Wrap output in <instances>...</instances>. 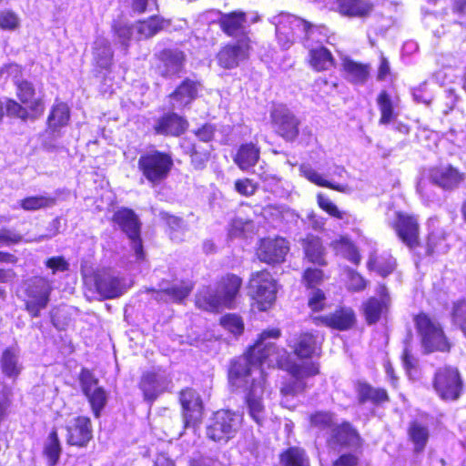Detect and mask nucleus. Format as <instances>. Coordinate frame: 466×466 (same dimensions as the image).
I'll list each match as a JSON object with an SVG mask.
<instances>
[{
    "mask_svg": "<svg viewBox=\"0 0 466 466\" xmlns=\"http://www.w3.org/2000/svg\"><path fill=\"white\" fill-rule=\"evenodd\" d=\"M280 335L279 329L264 330L251 347L247 355L235 360L228 372L231 385L247 390L246 404L248 413L258 424L262 425L267 419V410L263 404L265 378L262 366L272 365L279 360V354L276 345L268 342L269 338L277 339Z\"/></svg>",
    "mask_w": 466,
    "mask_h": 466,
    "instance_id": "1",
    "label": "nucleus"
},
{
    "mask_svg": "<svg viewBox=\"0 0 466 466\" xmlns=\"http://www.w3.org/2000/svg\"><path fill=\"white\" fill-rule=\"evenodd\" d=\"M240 414L228 410L216 411L206 427L207 437L215 441L227 443L233 439L241 427Z\"/></svg>",
    "mask_w": 466,
    "mask_h": 466,
    "instance_id": "2",
    "label": "nucleus"
},
{
    "mask_svg": "<svg viewBox=\"0 0 466 466\" xmlns=\"http://www.w3.org/2000/svg\"><path fill=\"white\" fill-rule=\"evenodd\" d=\"M52 282L40 276L33 277L24 283V301L26 311L33 318H38L50 300Z\"/></svg>",
    "mask_w": 466,
    "mask_h": 466,
    "instance_id": "3",
    "label": "nucleus"
},
{
    "mask_svg": "<svg viewBox=\"0 0 466 466\" xmlns=\"http://www.w3.org/2000/svg\"><path fill=\"white\" fill-rule=\"evenodd\" d=\"M174 166L170 154L153 150L143 154L138 159V167L152 185H159L169 176Z\"/></svg>",
    "mask_w": 466,
    "mask_h": 466,
    "instance_id": "4",
    "label": "nucleus"
},
{
    "mask_svg": "<svg viewBox=\"0 0 466 466\" xmlns=\"http://www.w3.org/2000/svg\"><path fill=\"white\" fill-rule=\"evenodd\" d=\"M272 23L276 26L279 43L284 49L289 48L296 37H302L300 33H305L309 37L318 30L317 28L309 27L307 21L285 13L274 16Z\"/></svg>",
    "mask_w": 466,
    "mask_h": 466,
    "instance_id": "5",
    "label": "nucleus"
},
{
    "mask_svg": "<svg viewBox=\"0 0 466 466\" xmlns=\"http://www.w3.org/2000/svg\"><path fill=\"white\" fill-rule=\"evenodd\" d=\"M141 226L142 223L138 216L132 209L127 208L118 209V228H120L127 246L134 252L136 261L145 258Z\"/></svg>",
    "mask_w": 466,
    "mask_h": 466,
    "instance_id": "6",
    "label": "nucleus"
},
{
    "mask_svg": "<svg viewBox=\"0 0 466 466\" xmlns=\"http://www.w3.org/2000/svg\"><path fill=\"white\" fill-rule=\"evenodd\" d=\"M1 74H6L12 78L13 83L16 86V95L23 104L28 105L32 116L36 118L40 116L45 106L42 98L35 97V90L32 83L20 78L21 67L18 65L11 64L1 69Z\"/></svg>",
    "mask_w": 466,
    "mask_h": 466,
    "instance_id": "7",
    "label": "nucleus"
},
{
    "mask_svg": "<svg viewBox=\"0 0 466 466\" xmlns=\"http://www.w3.org/2000/svg\"><path fill=\"white\" fill-rule=\"evenodd\" d=\"M169 25L168 20L159 15H152L135 25H118V43L121 42L123 46H127V40L132 38L140 40L142 38L152 37L161 30L168 27Z\"/></svg>",
    "mask_w": 466,
    "mask_h": 466,
    "instance_id": "8",
    "label": "nucleus"
},
{
    "mask_svg": "<svg viewBox=\"0 0 466 466\" xmlns=\"http://www.w3.org/2000/svg\"><path fill=\"white\" fill-rule=\"evenodd\" d=\"M290 379L283 382L280 388L282 395L281 405L290 408L289 397H294L302 392L306 388L304 379L319 373V367L313 362H307L302 365H292L289 369Z\"/></svg>",
    "mask_w": 466,
    "mask_h": 466,
    "instance_id": "9",
    "label": "nucleus"
},
{
    "mask_svg": "<svg viewBox=\"0 0 466 466\" xmlns=\"http://www.w3.org/2000/svg\"><path fill=\"white\" fill-rule=\"evenodd\" d=\"M415 323L424 348L429 351H448L450 345L444 336L442 328L438 322L430 319L426 314L415 318Z\"/></svg>",
    "mask_w": 466,
    "mask_h": 466,
    "instance_id": "10",
    "label": "nucleus"
},
{
    "mask_svg": "<svg viewBox=\"0 0 466 466\" xmlns=\"http://www.w3.org/2000/svg\"><path fill=\"white\" fill-rule=\"evenodd\" d=\"M249 290L261 310H266L276 299V282L266 270L252 274L249 279Z\"/></svg>",
    "mask_w": 466,
    "mask_h": 466,
    "instance_id": "11",
    "label": "nucleus"
},
{
    "mask_svg": "<svg viewBox=\"0 0 466 466\" xmlns=\"http://www.w3.org/2000/svg\"><path fill=\"white\" fill-rule=\"evenodd\" d=\"M79 383L82 392L90 403L94 415L96 418L99 417L100 411L106 406L107 393L99 385L98 379L87 369H82L79 374Z\"/></svg>",
    "mask_w": 466,
    "mask_h": 466,
    "instance_id": "12",
    "label": "nucleus"
},
{
    "mask_svg": "<svg viewBox=\"0 0 466 466\" xmlns=\"http://www.w3.org/2000/svg\"><path fill=\"white\" fill-rule=\"evenodd\" d=\"M433 387L441 399L457 400L462 388L458 370L451 367L439 369L434 376Z\"/></svg>",
    "mask_w": 466,
    "mask_h": 466,
    "instance_id": "13",
    "label": "nucleus"
},
{
    "mask_svg": "<svg viewBox=\"0 0 466 466\" xmlns=\"http://www.w3.org/2000/svg\"><path fill=\"white\" fill-rule=\"evenodd\" d=\"M179 400L183 409L184 428H195L203 417V404L199 394L192 390H181Z\"/></svg>",
    "mask_w": 466,
    "mask_h": 466,
    "instance_id": "14",
    "label": "nucleus"
},
{
    "mask_svg": "<svg viewBox=\"0 0 466 466\" xmlns=\"http://www.w3.org/2000/svg\"><path fill=\"white\" fill-rule=\"evenodd\" d=\"M270 116L274 129L283 138L293 141L298 137L299 121L289 108L279 106Z\"/></svg>",
    "mask_w": 466,
    "mask_h": 466,
    "instance_id": "15",
    "label": "nucleus"
},
{
    "mask_svg": "<svg viewBox=\"0 0 466 466\" xmlns=\"http://www.w3.org/2000/svg\"><path fill=\"white\" fill-rule=\"evenodd\" d=\"M248 37L242 38L237 43L223 46L217 55L218 63L226 69L235 68L248 58Z\"/></svg>",
    "mask_w": 466,
    "mask_h": 466,
    "instance_id": "16",
    "label": "nucleus"
},
{
    "mask_svg": "<svg viewBox=\"0 0 466 466\" xmlns=\"http://www.w3.org/2000/svg\"><path fill=\"white\" fill-rule=\"evenodd\" d=\"M170 380L162 370L147 371L143 374L139 383L146 401L152 403L168 387Z\"/></svg>",
    "mask_w": 466,
    "mask_h": 466,
    "instance_id": "17",
    "label": "nucleus"
},
{
    "mask_svg": "<svg viewBox=\"0 0 466 466\" xmlns=\"http://www.w3.org/2000/svg\"><path fill=\"white\" fill-rule=\"evenodd\" d=\"M289 250V243L285 238H267L261 240L257 255L262 262L277 264L284 261Z\"/></svg>",
    "mask_w": 466,
    "mask_h": 466,
    "instance_id": "18",
    "label": "nucleus"
},
{
    "mask_svg": "<svg viewBox=\"0 0 466 466\" xmlns=\"http://www.w3.org/2000/svg\"><path fill=\"white\" fill-rule=\"evenodd\" d=\"M66 442L69 445L86 447L93 437L92 424L89 418L78 416L72 419L66 427Z\"/></svg>",
    "mask_w": 466,
    "mask_h": 466,
    "instance_id": "19",
    "label": "nucleus"
},
{
    "mask_svg": "<svg viewBox=\"0 0 466 466\" xmlns=\"http://www.w3.org/2000/svg\"><path fill=\"white\" fill-rule=\"evenodd\" d=\"M393 228L400 239L409 248L418 246L420 230L416 218L398 213Z\"/></svg>",
    "mask_w": 466,
    "mask_h": 466,
    "instance_id": "20",
    "label": "nucleus"
},
{
    "mask_svg": "<svg viewBox=\"0 0 466 466\" xmlns=\"http://www.w3.org/2000/svg\"><path fill=\"white\" fill-rule=\"evenodd\" d=\"M219 25L228 36H244L243 38H245L248 28L247 15L241 11L222 14L219 18Z\"/></svg>",
    "mask_w": 466,
    "mask_h": 466,
    "instance_id": "21",
    "label": "nucleus"
},
{
    "mask_svg": "<svg viewBox=\"0 0 466 466\" xmlns=\"http://www.w3.org/2000/svg\"><path fill=\"white\" fill-rule=\"evenodd\" d=\"M314 319L317 324L320 323L331 329L346 330L354 325L356 318L352 309L339 308L330 314L316 317Z\"/></svg>",
    "mask_w": 466,
    "mask_h": 466,
    "instance_id": "22",
    "label": "nucleus"
},
{
    "mask_svg": "<svg viewBox=\"0 0 466 466\" xmlns=\"http://www.w3.org/2000/svg\"><path fill=\"white\" fill-rule=\"evenodd\" d=\"M431 180L444 189H453L464 180V175L451 166L435 167L431 170Z\"/></svg>",
    "mask_w": 466,
    "mask_h": 466,
    "instance_id": "23",
    "label": "nucleus"
},
{
    "mask_svg": "<svg viewBox=\"0 0 466 466\" xmlns=\"http://www.w3.org/2000/svg\"><path fill=\"white\" fill-rule=\"evenodd\" d=\"M300 243L308 261L320 267L327 265V252L320 238L309 234L300 240Z\"/></svg>",
    "mask_w": 466,
    "mask_h": 466,
    "instance_id": "24",
    "label": "nucleus"
},
{
    "mask_svg": "<svg viewBox=\"0 0 466 466\" xmlns=\"http://www.w3.org/2000/svg\"><path fill=\"white\" fill-rule=\"evenodd\" d=\"M377 293L380 296V299L371 298L364 306V312L369 324L376 323L381 314L387 310L390 303L388 289L384 285L379 286Z\"/></svg>",
    "mask_w": 466,
    "mask_h": 466,
    "instance_id": "25",
    "label": "nucleus"
},
{
    "mask_svg": "<svg viewBox=\"0 0 466 466\" xmlns=\"http://www.w3.org/2000/svg\"><path fill=\"white\" fill-rule=\"evenodd\" d=\"M0 368L3 374L8 378H16L23 370L20 361V350L11 346L3 350L0 358Z\"/></svg>",
    "mask_w": 466,
    "mask_h": 466,
    "instance_id": "26",
    "label": "nucleus"
},
{
    "mask_svg": "<svg viewBox=\"0 0 466 466\" xmlns=\"http://www.w3.org/2000/svg\"><path fill=\"white\" fill-rule=\"evenodd\" d=\"M187 127V122L177 114L165 115L158 119L155 126L157 134L166 136H179Z\"/></svg>",
    "mask_w": 466,
    "mask_h": 466,
    "instance_id": "27",
    "label": "nucleus"
},
{
    "mask_svg": "<svg viewBox=\"0 0 466 466\" xmlns=\"http://www.w3.org/2000/svg\"><path fill=\"white\" fill-rule=\"evenodd\" d=\"M197 96V83L189 79H186L170 95V103L173 108H182L190 105Z\"/></svg>",
    "mask_w": 466,
    "mask_h": 466,
    "instance_id": "28",
    "label": "nucleus"
},
{
    "mask_svg": "<svg viewBox=\"0 0 466 466\" xmlns=\"http://www.w3.org/2000/svg\"><path fill=\"white\" fill-rule=\"evenodd\" d=\"M304 46L309 49V61L315 70L324 71L334 66V58L326 47L322 46H314L308 44V42L304 44Z\"/></svg>",
    "mask_w": 466,
    "mask_h": 466,
    "instance_id": "29",
    "label": "nucleus"
},
{
    "mask_svg": "<svg viewBox=\"0 0 466 466\" xmlns=\"http://www.w3.org/2000/svg\"><path fill=\"white\" fill-rule=\"evenodd\" d=\"M355 389L360 404H364L366 402L380 404L389 400L386 390L381 388H374L367 382L358 381Z\"/></svg>",
    "mask_w": 466,
    "mask_h": 466,
    "instance_id": "30",
    "label": "nucleus"
},
{
    "mask_svg": "<svg viewBox=\"0 0 466 466\" xmlns=\"http://www.w3.org/2000/svg\"><path fill=\"white\" fill-rule=\"evenodd\" d=\"M331 441L342 446L359 447L360 445L359 433L350 423L346 421L332 429Z\"/></svg>",
    "mask_w": 466,
    "mask_h": 466,
    "instance_id": "31",
    "label": "nucleus"
},
{
    "mask_svg": "<svg viewBox=\"0 0 466 466\" xmlns=\"http://www.w3.org/2000/svg\"><path fill=\"white\" fill-rule=\"evenodd\" d=\"M192 290V285L186 282L174 284L170 287L152 289L154 299L158 301H181L187 298Z\"/></svg>",
    "mask_w": 466,
    "mask_h": 466,
    "instance_id": "32",
    "label": "nucleus"
},
{
    "mask_svg": "<svg viewBox=\"0 0 466 466\" xmlns=\"http://www.w3.org/2000/svg\"><path fill=\"white\" fill-rule=\"evenodd\" d=\"M196 305L207 311H217L225 307L223 297L219 291L209 287H204L198 291L196 296Z\"/></svg>",
    "mask_w": 466,
    "mask_h": 466,
    "instance_id": "33",
    "label": "nucleus"
},
{
    "mask_svg": "<svg viewBox=\"0 0 466 466\" xmlns=\"http://www.w3.org/2000/svg\"><path fill=\"white\" fill-rule=\"evenodd\" d=\"M162 75L172 76L179 74L184 66L185 55L179 50H164L161 54Z\"/></svg>",
    "mask_w": 466,
    "mask_h": 466,
    "instance_id": "34",
    "label": "nucleus"
},
{
    "mask_svg": "<svg viewBox=\"0 0 466 466\" xmlns=\"http://www.w3.org/2000/svg\"><path fill=\"white\" fill-rule=\"evenodd\" d=\"M300 174L311 183L319 187H328L341 193L349 194L351 188L349 185L335 184L328 179H325L319 173L311 167L309 164H302L299 167Z\"/></svg>",
    "mask_w": 466,
    "mask_h": 466,
    "instance_id": "35",
    "label": "nucleus"
},
{
    "mask_svg": "<svg viewBox=\"0 0 466 466\" xmlns=\"http://www.w3.org/2000/svg\"><path fill=\"white\" fill-rule=\"evenodd\" d=\"M259 153V148L255 144H243L238 149L234 162L241 170H248L257 164Z\"/></svg>",
    "mask_w": 466,
    "mask_h": 466,
    "instance_id": "36",
    "label": "nucleus"
},
{
    "mask_svg": "<svg viewBox=\"0 0 466 466\" xmlns=\"http://www.w3.org/2000/svg\"><path fill=\"white\" fill-rule=\"evenodd\" d=\"M329 246L336 252V254L342 256L355 265L360 264L361 257L357 248L347 237H339L338 238L332 240Z\"/></svg>",
    "mask_w": 466,
    "mask_h": 466,
    "instance_id": "37",
    "label": "nucleus"
},
{
    "mask_svg": "<svg viewBox=\"0 0 466 466\" xmlns=\"http://www.w3.org/2000/svg\"><path fill=\"white\" fill-rule=\"evenodd\" d=\"M339 11L347 16H366L372 5L365 0H338Z\"/></svg>",
    "mask_w": 466,
    "mask_h": 466,
    "instance_id": "38",
    "label": "nucleus"
},
{
    "mask_svg": "<svg viewBox=\"0 0 466 466\" xmlns=\"http://www.w3.org/2000/svg\"><path fill=\"white\" fill-rule=\"evenodd\" d=\"M242 280L236 275H228L221 281L219 293L223 297L225 307L231 308L241 287Z\"/></svg>",
    "mask_w": 466,
    "mask_h": 466,
    "instance_id": "39",
    "label": "nucleus"
},
{
    "mask_svg": "<svg viewBox=\"0 0 466 466\" xmlns=\"http://www.w3.org/2000/svg\"><path fill=\"white\" fill-rule=\"evenodd\" d=\"M280 466H309L305 451L299 447H290L280 454Z\"/></svg>",
    "mask_w": 466,
    "mask_h": 466,
    "instance_id": "40",
    "label": "nucleus"
},
{
    "mask_svg": "<svg viewBox=\"0 0 466 466\" xmlns=\"http://www.w3.org/2000/svg\"><path fill=\"white\" fill-rule=\"evenodd\" d=\"M70 117L69 107L66 103L59 102L53 106L47 117V126L50 128H60L67 125Z\"/></svg>",
    "mask_w": 466,
    "mask_h": 466,
    "instance_id": "41",
    "label": "nucleus"
},
{
    "mask_svg": "<svg viewBox=\"0 0 466 466\" xmlns=\"http://www.w3.org/2000/svg\"><path fill=\"white\" fill-rule=\"evenodd\" d=\"M317 349V339L310 333L300 335L294 345L295 354L301 359L311 358L316 353Z\"/></svg>",
    "mask_w": 466,
    "mask_h": 466,
    "instance_id": "42",
    "label": "nucleus"
},
{
    "mask_svg": "<svg viewBox=\"0 0 466 466\" xmlns=\"http://www.w3.org/2000/svg\"><path fill=\"white\" fill-rule=\"evenodd\" d=\"M97 292L105 299L116 297V281L112 276L103 272L97 273L95 278Z\"/></svg>",
    "mask_w": 466,
    "mask_h": 466,
    "instance_id": "43",
    "label": "nucleus"
},
{
    "mask_svg": "<svg viewBox=\"0 0 466 466\" xmlns=\"http://www.w3.org/2000/svg\"><path fill=\"white\" fill-rule=\"evenodd\" d=\"M56 204V198L46 195L31 196L20 200V208L25 211H36L51 208Z\"/></svg>",
    "mask_w": 466,
    "mask_h": 466,
    "instance_id": "44",
    "label": "nucleus"
},
{
    "mask_svg": "<svg viewBox=\"0 0 466 466\" xmlns=\"http://www.w3.org/2000/svg\"><path fill=\"white\" fill-rule=\"evenodd\" d=\"M343 67L349 80L354 83H363L369 75L368 67L364 65L346 59L343 62Z\"/></svg>",
    "mask_w": 466,
    "mask_h": 466,
    "instance_id": "45",
    "label": "nucleus"
},
{
    "mask_svg": "<svg viewBox=\"0 0 466 466\" xmlns=\"http://www.w3.org/2000/svg\"><path fill=\"white\" fill-rule=\"evenodd\" d=\"M367 265L370 270H375L380 275L386 277L393 271L395 260L392 258H384L376 254H370Z\"/></svg>",
    "mask_w": 466,
    "mask_h": 466,
    "instance_id": "46",
    "label": "nucleus"
},
{
    "mask_svg": "<svg viewBox=\"0 0 466 466\" xmlns=\"http://www.w3.org/2000/svg\"><path fill=\"white\" fill-rule=\"evenodd\" d=\"M409 435L415 445V451H422L429 439L428 429L418 422H412L409 428Z\"/></svg>",
    "mask_w": 466,
    "mask_h": 466,
    "instance_id": "47",
    "label": "nucleus"
},
{
    "mask_svg": "<svg viewBox=\"0 0 466 466\" xmlns=\"http://www.w3.org/2000/svg\"><path fill=\"white\" fill-rule=\"evenodd\" d=\"M449 245L444 232H431L428 237L427 253L429 255L444 254L448 251Z\"/></svg>",
    "mask_w": 466,
    "mask_h": 466,
    "instance_id": "48",
    "label": "nucleus"
},
{
    "mask_svg": "<svg viewBox=\"0 0 466 466\" xmlns=\"http://www.w3.org/2000/svg\"><path fill=\"white\" fill-rule=\"evenodd\" d=\"M377 103L381 115L380 124H390L394 119L395 115L393 111L392 101L389 94L386 91H382L377 98Z\"/></svg>",
    "mask_w": 466,
    "mask_h": 466,
    "instance_id": "49",
    "label": "nucleus"
},
{
    "mask_svg": "<svg viewBox=\"0 0 466 466\" xmlns=\"http://www.w3.org/2000/svg\"><path fill=\"white\" fill-rule=\"evenodd\" d=\"M61 132L59 128H50L47 126V128L42 134V147L50 152L63 149L64 146L59 142Z\"/></svg>",
    "mask_w": 466,
    "mask_h": 466,
    "instance_id": "50",
    "label": "nucleus"
},
{
    "mask_svg": "<svg viewBox=\"0 0 466 466\" xmlns=\"http://www.w3.org/2000/svg\"><path fill=\"white\" fill-rule=\"evenodd\" d=\"M61 446L58 435L56 430L52 431L48 436L47 442L45 446V454L49 460L50 465H55L60 456Z\"/></svg>",
    "mask_w": 466,
    "mask_h": 466,
    "instance_id": "51",
    "label": "nucleus"
},
{
    "mask_svg": "<svg viewBox=\"0 0 466 466\" xmlns=\"http://www.w3.org/2000/svg\"><path fill=\"white\" fill-rule=\"evenodd\" d=\"M310 425L319 430L333 429L334 415L330 412L319 411L310 416Z\"/></svg>",
    "mask_w": 466,
    "mask_h": 466,
    "instance_id": "52",
    "label": "nucleus"
},
{
    "mask_svg": "<svg viewBox=\"0 0 466 466\" xmlns=\"http://www.w3.org/2000/svg\"><path fill=\"white\" fill-rule=\"evenodd\" d=\"M220 324L229 332L239 335L244 329V324L240 317L236 314H227L220 319Z\"/></svg>",
    "mask_w": 466,
    "mask_h": 466,
    "instance_id": "53",
    "label": "nucleus"
},
{
    "mask_svg": "<svg viewBox=\"0 0 466 466\" xmlns=\"http://www.w3.org/2000/svg\"><path fill=\"white\" fill-rule=\"evenodd\" d=\"M99 45V47L95 48V59L98 66L107 68L112 64L113 52L106 44L101 43Z\"/></svg>",
    "mask_w": 466,
    "mask_h": 466,
    "instance_id": "54",
    "label": "nucleus"
},
{
    "mask_svg": "<svg viewBox=\"0 0 466 466\" xmlns=\"http://www.w3.org/2000/svg\"><path fill=\"white\" fill-rule=\"evenodd\" d=\"M5 107L6 114L10 116H15L24 121L30 117L34 118L32 116V112L29 113L25 107L22 106L19 103L13 99H6Z\"/></svg>",
    "mask_w": 466,
    "mask_h": 466,
    "instance_id": "55",
    "label": "nucleus"
},
{
    "mask_svg": "<svg viewBox=\"0 0 466 466\" xmlns=\"http://www.w3.org/2000/svg\"><path fill=\"white\" fill-rule=\"evenodd\" d=\"M20 25L18 15L10 10L0 12V28L3 30L13 31Z\"/></svg>",
    "mask_w": 466,
    "mask_h": 466,
    "instance_id": "56",
    "label": "nucleus"
},
{
    "mask_svg": "<svg viewBox=\"0 0 466 466\" xmlns=\"http://www.w3.org/2000/svg\"><path fill=\"white\" fill-rule=\"evenodd\" d=\"M162 220L166 222V224L171 229V238H174L173 233L176 231H184L187 228V225L185 221L177 216L171 215L167 212H160L159 214Z\"/></svg>",
    "mask_w": 466,
    "mask_h": 466,
    "instance_id": "57",
    "label": "nucleus"
},
{
    "mask_svg": "<svg viewBox=\"0 0 466 466\" xmlns=\"http://www.w3.org/2000/svg\"><path fill=\"white\" fill-rule=\"evenodd\" d=\"M326 301V296L324 292L319 289H310L309 293V307L313 311H319L324 309Z\"/></svg>",
    "mask_w": 466,
    "mask_h": 466,
    "instance_id": "58",
    "label": "nucleus"
},
{
    "mask_svg": "<svg viewBox=\"0 0 466 466\" xmlns=\"http://www.w3.org/2000/svg\"><path fill=\"white\" fill-rule=\"evenodd\" d=\"M453 322L460 326L466 336V301H459L453 307Z\"/></svg>",
    "mask_w": 466,
    "mask_h": 466,
    "instance_id": "59",
    "label": "nucleus"
},
{
    "mask_svg": "<svg viewBox=\"0 0 466 466\" xmlns=\"http://www.w3.org/2000/svg\"><path fill=\"white\" fill-rule=\"evenodd\" d=\"M318 204L320 208L326 211L330 216L342 219L344 217V213L339 211L337 206L325 195L319 194L318 195Z\"/></svg>",
    "mask_w": 466,
    "mask_h": 466,
    "instance_id": "60",
    "label": "nucleus"
},
{
    "mask_svg": "<svg viewBox=\"0 0 466 466\" xmlns=\"http://www.w3.org/2000/svg\"><path fill=\"white\" fill-rule=\"evenodd\" d=\"M303 280L309 289H315L323 280V271L319 268H309L304 271Z\"/></svg>",
    "mask_w": 466,
    "mask_h": 466,
    "instance_id": "61",
    "label": "nucleus"
},
{
    "mask_svg": "<svg viewBox=\"0 0 466 466\" xmlns=\"http://www.w3.org/2000/svg\"><path fill=\"white\" fill-rule=\"evenodd\" d=\"M23 237L9 228H0V247L10 246L21 242Z\"/></svg>",
    "mask_w": 466,
    "mask_h": 466,
    "instance_id": "62",
    "label": "nucleus"
},
{
    "mask_svg": "<svg viewBox=\"0 0 466 466\" xmlns=\"http://www.w3.org/2000/svg\"><path fill=\"white\" fill-rule=\"evenodd\" d=\"M250 227V221L236 218L231 222L229 235L234 238L240 237L246 230L249 229Z\"/></svg>",
    "mask_w": 466,
    "mask_h": 466,
    "instance_id": "63",
    "label": "nucleus"
},
{
    "mask_svg": "<svg viewBox=\"0 0 466 466\" xmlns=\"http://www.w3.org/2000/svg\"><path fill=\"white\" fill-rule=\"evenodd\" d=\"M46 266L52 269L53 274L64 272L69 268V263L62 256L53 257L46 261Z\"/></svg>",
    "mask_w": 466,
    "mask_h": 466,
    "instance_id": "64",
    "label": "nucleus"
}]
</instances>
